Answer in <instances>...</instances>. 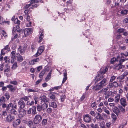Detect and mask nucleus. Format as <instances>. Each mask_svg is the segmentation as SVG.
Masks as SVG:
<instances>
[{"label":"nucleus","instance_id":"obj_1","mask_svg":"<svg viewBox=\"0 0 128 128\" xmlns=\"http://www.w3.org/2000/svg\"><path fill=\"white\" fill-rule=\"evenodd\" d=\"M2 108L8 112H9L10 108L13 107V104L12 103H10L7 104H4L1 106Z\"/></svg>","mask_w":128,"mask_h":128},{"label":"nucleus","instance_id":"obj_2","mask_svg":"<svg viewBox=\"0 0 128 128\" xmlns=\"http://www.w3.org/2000/svg\"><path fill=\"white\" fill-rule=\"evenodd\" d=\"M42 116L39 114L36 115L34 118L33 122L34 124H39L42 120Z\"/></svg>","mask_w":128,"mask_h":128},{"label":"nucleus","instance_id":"obj_3","mask_svg":"<svg viewBox=\"0 0 128 128\" xmlns=\"http://www.w3.org/2000/svg\"><path fill=\"white\" fill-rule=\"evenodd\" d=\"M32 31V29L31 28L25 29L24 31V35H22V37H25L28 36Z\"/></svg>","mask_w":128,"mask_h":128},{"label":"nucleus","instance_id":"obj_4","mask_svg":"<svg viewBox=\"0 0 128 128\" xmlns=\"http://www.w3.org/2000/svg\"><path fill=\"white\" fill-rule=\"evenodd\" d=\"M15 119L14 116L11 115L10 114L6 117V120L8 122H10L13 121Z\"/></svg>","mask_w":128,"mask_h":128},{"label":"nucleus","instance_id":"obj_5","mask_svg":"<svg viewBox=\"0 0 128 128\" xmlns=\"http://www.w3.org/2000/svg\"><path fill=\"white\" fill-rule=\"evenodd\" d=\"M17 106V105L15 104L14 106L13 105V107H12V108L10 110V112L11 114L15 115H17L18 112L16 111Z\"/></svg>","mask_w":128,"mask_h":128},{"label":"nucleus","instance_id":"obj_6","mask_svg":"<svg viewBox=\"0 0 128 128\" xmlns=\"http://www.w3.org/2000/svg\"><path fill=\"white\" fill-rule=\"evenodd\" d=\"M44 49V46H40L38 49V52L36 54V56H38L43 52Z\"/></svg>","mask_w":128,"mask_h":128},{"label":"nucleus","instance_id":"obj_7","mask_svg":"<svg viewBox=\"0 0 128 128\" xmlns=\"http://www.w3.org/2000/svg\"><path fill=\"white\" fill-rule=\"evenodd\" d=\"M92 120L91 116L88 114H86L84 116V120L86 122H89Z\"/></svg>","mask_w":128,"mask_h":128},{"label":"nucleus","instance_id":"obj_8","mask_svg":"<svg viewBox=\"0 0 128 128\" xmlns=\"http://www.w3.org/2000/svg\"><path fill=\"white\" fill-rule=\"evenodd\" d=\"M102 88L100 84L98 83L97 85L93 86L92 88L94 90L98 91L100 90Z\"/></svg>","mask_w":128,"mask_h":128},{"label":"nucleus","instance_id":"obj_9","mask_svg":"<svg viewBox=\"0 0 128 128\" xmlns=\"http://www.w3.org/2000/svg\"><path fill=\"white\" fill-rule=\"evenodd\" d=\"M18 104L20 108H23L25 106V103L24 102V101L20 99L18 102Z\"/></svg>","mask_w":128,"mask_h":128},{"label":"nucleus","instance_id":"obj_10","mask_svg":"<svg viewBox=\"0 0 128 128\" xmlns=\"http://www.w3.org/2000/svg\"><path fill=\"white\" fill-rule=\"evenodd\" d=\"M108 70V68L107 67L102 68L100 69V73L101 75H102L104 74Z\"/></svg>","mask_w":128,"mask_h":128},{"label":"nucleus","instance_id":"obj_11","mask_svg":"<svg viewBox=\"0 0 128 128\" xmlns=\"http://www.w3.org/2000/svg\"><path fill=\"white\" fill-rule=\"evenodd\" d=\"M113 112L117 116H118L120 112V110L116 106H114L112 108Z\"/></svg>","mask_w":128,"mask_h":128},{"label":"nucleus","instance_id":"obj_12","mask_svg":"<svg viewBox=\"0 0 128 128\" xmlns=\"http://www.w3.org/2000/svg\"><path fill=\"white\" fill-rule=\"evenodd\" d=\"M107 80L105 78H104L99 83L101 86H102V87H103L104 86H105L107 84Z\"/></svg>","mask_w":128,"mask_h":128},{"label":"nucleus","instance_id":"obj_13","mask_svg":"<svg viewBox=\"0 0 128 128\" xmlns=\"http://www.w3.org/2000/svg\"><path fill=\"white\" fill-rule=\"evenodd\" d=\"M40 98L42 100V101L46 102H48L49 99L47 98L46 96H42L40 97Z\"/></svg>","mask_w":128,"mask_h":128},{"label":"nucleus","instance_id":"obj_14","mask_svg":"<svg viewBox=\"0 0 128 128\" xmlns=\"http://www.w3.org/2000/svg\"><path fill=\"white\" fill-rule=\"evenodd\" d=\"M26 48V46H24V47H23L20 46L18 48V50L19 52H20V53L24 54Z\"/></svg>","mask_w":128,"mask_h":128},{"label":"nucleus","instance_id":"obj_15","mask_svg":"<svg viewBox=\"0 0 128 128\" xmlns=\"http://www.w3.org/2000/svg\"><path fill=\"white\" fill-rule=\"evenodd\" d=\"M120 104L123 106L124 107L126 105V100L124 98H121L120 99Z\"/></svg>","mask_w":128,"mask_h":128},{"label":"nucleus","instance_id":"obj_16","mask_svg":"<svg viewBox=\"0 0 128 128\" xmlns=\"http://www.w3.org/2000/svg\"><path fill=\"white\" fill-rule=\"evenodd\" d=\"M20 122L21 121L20 119H17L15 121L13 124V126L14 127H16L17 125H18L20 124Z\"/></svg>","mask_w":128,"mask_h":128},{"label":"nucleus","instance_id":"obj_17","mask_svg":"<svg viewBox=\"0 0 128 128\" xmlns=\"http://www.w3.org/2000/svg\"><path fill=\"white\" fill-rule=\"evenodd\" d=\"M95 118L97 120H104L101 114L99 113H97V115L95 117Z\"/></svg>","mask_w":128,"mask_h":128},{"label":"nucleus","instance_id":"obj_18","mask_svg":"<svg viewBox=\"0 0 128 128\" xmlns=\"http://www.w3.org/2000/svg\"><path fill=\"white\" fill-rule=\"evenodd\" d=\"M104 77L102 76H100L99 74H98L96 77L95 80H96L95 83H97L98 82L102 80Z\"/></svg>","mask_w":128,"mask_h":128},{"label":"nucleus","instance_id":"obj_19","mask_svg":"<svg viewBox=\"0 0 128 128\" xmlns=\"http://www.w3.org/2000/svg\"><path fill=\"white\" fill-rule=\"evenodd\" d=\"M6 101V98L4 96L1 97L0 99V106L2 105V104H5Z\"/></svg>","mask_w":128,"mask_h":128},{"label":"nucleus","instance_id":"obj_20","mask_svg":"<svg viewBox=\"0 0 128 128\" xmlns=\"http://www.w3.org/2000/svg\"><path fill=\"white\" fill-rule=\"evenodd\" d=\"M124 66L122 65L120 63L119 64H116V70H119L120 69L124 68Z\"/></svg>","mask_w":128,"mask_h":128},{"label":"nucleus","instance_id":"obj_21","mask_svg":"<svg viewBox=\"0 0 128 128\" xmlns=\"http://www.w3.org/2000/svg\"><path fill=\"white\" fill-rule=\"evenodd\" d=\"M7 87L10 89V90L11 92H14L15 90V88L11 85H8L7 86Z\"/></svg>","mask_w":128,"mask_h":128},{"label":"nucleus","instance_id":"obj_22","mask_svg":"<svg viewBox=\"0 0 128 128\" xmlns=\"http://www.w3.org/2000/svg\"><path fill=\"white\" fill-rule=\"evenodd\" d=\"M18 36V34L16 32H12V40L13 41Z\"/></svg>","mask_w":128,"mask_h":128},{"label":"nucleus","instance_id":"obj_23","mask_svg":"<svg viewBox=\"0 0 128 128\" xmlns=\"http://www.w3.org/2000/svg\"><path fill=\"white\" fill-rule=\"evenodd\" d=\"M41 106L42 107V110L43 111H44L45 110H46V109L48 107V105L46 103H44L42 104L41 105Z\"/></svg>","mask_w":128,"mask_h":128},{"label":"nucleus","instance_id":"obj_24","mask_svg":"<svg viewBox=\"0 0 128 128\" xmlns=\"http://www.w3.org/2000/svg\"><path fill=\"white\" fill-rule=\"evenodd\" d=\"M20 30V28L18 26H17L13 28L12 31L13 32H16L17 31L18 32H19Z\"/></svg>","mask_w":128,"mask_h":128},{"label":"nucleus","instance_id":"obj_25","mask_svg":"<svg viewBox=\"0 0 128 128\" xmlns=\"http://www.w3.org/2000/svg\"><path fill=\"white\" fill-rule=\"evenodd\" d=\"M52 71V70L50 71L49 73L48 74L46 77L45 78V80H46V81L49 80L50 78Z\"/></svg>","mask_w":128,"mask_h":128},{"label":"nucleus","instance_id":"obj_26","mask_svg":"<svg viewBox=\"0 0 128 128\" xmlns=\"http://www.w3.org/2000/svg\"><path fill=\"white\" fill-rule=\"evenodd\" d=\"M50 106L54 108H56L57 105L56 103L55 102H51L49 104Z\"/></svg>","mask_w":128,"mask_h":128},{"label":"nucleus","instance_id":"obj_27","mask_svg":"<svg viewBox=\"0 0 128 128\" xmlns=\"http://www.w3.org/2000/svg\"><path fill=\"white\" fill-rule=\"evenodd\" d=\"M5 68L4 70V72H8L10 70V66L8 64H7L5 66Z\"/></svg>","mask_w":128,"mask_h":128},{"label":"nucleus","instance_id":"obj_28","mask_svg":"<svg viewBox=\"0 0 128 128\" xmlns=\"http://www.w3.org/2000/svg\"><path fill=\"white\" fill-rule=\"evenodd\" d=\"M114 102L116 103H118L119 102V100L120 98V95L119 94H117L115 97Z\"/></svg>","mask_w":128,"mask_h":128},{"label":"nucleus","instance_id":"obj_29","mask_svg":"<svg viewBox=\"0 0 128 128\" xmlns=\"http://www.w3.org/2000/svg\"><path fill=\"white\" fill-rule=\"evenodd\" d=\"M90 126L92 128H100L98 124H92L90 125Z\"/></svg>","mask_w":128,"mask_h":128},{"label":"nucleus","instance_id":"obj_30","mask_svg":"<svg viewBox=\"0 0 128 128\" xmlns=\"http://www.w3.org/2000/svg\"><path fill=\"white\" fill-rule=\"evenodd\" d=\"M100 128H106L105 126V123L104 121H102L100 123Z\"/></svg>","mask_w":128,"mask_h":128},{"label":"nucleus","instance_id":"obj_31","mask_svg":"<svg viewBox=\"0 0 128 128\" xmlns=\"http://www.w3.org/2000/svg\"><path fill=\"white\" fill-rule=\"evenodd\" d=\"M49 96L50 98L52 100H54L55 97V94L52 93H50Z\"/></svg>","mask_w":128,"mask_h":128},{"label":"nucleus","instance_id":"obj_32","mask_svg":"<svg viewBox=\"0 0 128 128\" xmlns=\"http://www.w3.org/2000/svg\"><path fill=\"white\" fill-rule=\"evenodd\" d=\"M32 114H33L35 115L36 114V108L35 106H34L32 108Z\"/></svg>","mask_w":128,"mask_h":128},{"label":"nucleus","instance_id":"obj_33","mask_svg":"<svg viewBox=\"0 0 128 128\" xmlns=\"http://www.w3.org/2000/svg\"><path fill=\"white\" fill-rule=\"evenodd\" d=\"M4 60H5V62L8 64H9L10 62V59L8 58L7 56H5L4 58Z\"/></svg>","mask_w":128,"mask_h":128},{"label":"nucleus","instance_id":"obj_34","mask_svg":"<svg viewBox=\"0 0 128 128\" xmlns=\"http://www.w3.org/2000/svg\"><path fill=\"white\" fill-rule=\"evenodd\" d=\"M5 22V20L3 18L0 16V24H4Z\"/></svg>","mask_w":128,"mask_h":128},{"label":"nucleus","instance_id":"obj_35","mask_svg":"<svg viewBox=\"0 0 128 128\" xmlns=\"http://www.w3.org/2000/svg\"><path fill=\"white\" fill-rule=\"evenodd\" d=\"M118 61V60L117 59H116L115 57H114L111 60L110 62L111 64H113L115 62Z\"/></svg>","mask_w":128,"mask_h":128},{"label":"nucleus","instance_id":"obj_36","mask_svg":"<svg viewBox=\"0 0 128 128\" xmlns=\"http://www.w3.org/2000/svg\"><path fill=\"white\" fill-rule=\"evenodd\" d=\"M43 37L44 36L43 34L41 33L39 36V40L38 41V42L39 43H40L42 41Z\"/></svg>","mask_w":128,"mask_h":128},{"label":"nucleus","instance_id":"obj_37","mask_svg":"<svg viewBox=\"0 0 128 128\" xmlns=\"http://www.w3.org/2000/svg\"><path fill=\"white\" fill-rule=\"evenodd\" d=\"M14 22L15 24H17L18 25L20 24V21L17 18L15 19L14 20Z\"/></svg>","mask_w":128,"mask_h":128},{"label":"nucleus","instance_id":"obj_38","mask_svg":"<svg viewBox=\"0 0 128 128\" xmlns=\"http://www.w3.org/2000/svg\"><path fill=\"white\" fill-rule=\"evenodd\" d=\"M46 72V71L45 70H43L40 72V74L39 77L42 78L44 74Z\"/></svg>","mask_w":128,"mask_h":128},{"label":"nucleus","instance_id":"obj_39","mask_svg":"<svg viewBox=\"0 0 128 128\" xmlns=\"http://www.w3.org/2000/svg\"><path fill=\"white\" fill-rule=\"evenodd\" d=\"M111 117L113 120H115L117 119L116 115L114 113H112L111 114Z\"/></svg>","mask_w":128,"mask_h":128},{"label":"nucleus","instance_id":"obj_40","mask_svg":"<svg viewBox=\"0 0 128 128\" xmlns=\"http://www.w3.org/2000/svg\"><path fill=\"white\" fill-rule=\"evenodd\" d=\"M119 108L120 110L122 112H125V109L124 108H123L121 106H119Z\"/></svg>","mask_w":128,"mask_h":128},{"label":"nucleus","instance_id":"obj_41","mask_svg":"<svg viewBox=\"0 0 128 128\" xmlns=\"http://www.w3.org/2000/svg\"><path fill=\"white\" fill-rule=\"evenodd\" d=\"M47 120L46 119H43L42 121V125L44 126L46 124Z\"/></svg>","mask_w":128,"mask_h":128},{"label":"nucleus","instance_id":"obj_42","mask_svg":"<svg viewBox=\"0 0 128 128\" xmlns=\"http://www.w3.org/2000/svg\"><path fill=\"white\" fill-rule=\"evenodd\" d=\"M36 108L38 111L39 112H40L42 110L41 106L39 105L37 106Z\"/></svg>","mask_w":128,"mask_h":128},{"label":"nucleus","instance_id":"obj_43","mask_svg":"<svg viewBox=\"0 0 128 128\" xmlns=\"http://www.w3.org/2000/svg\"><path fill=\"white\" fill-rule=\"evenodd\" d=\"M18 66L16 63H15L13 64L11 68H12L13 70L16 69L17 67Z\"/></svg>","mask_w":128,"mask_h":128},{"label":"nucleus","instance_id":"obj_44","mask_svg":"<svg viewBox=\"0 0 128 128\" xmlns=\"http://www.w3.org/2000/svg\"><path fill=\"white\" fill-rule=\"evenodd\" d=\"M20 99L23 100H24L25 101H26L28 100L29 98L27 96H25L22 98Z\"/></svg>","mask_w":128,"mask_h":128},{"label":"nucleus","instance_id":"obj_45","mask_svg":"<svg viewBox=\"0 0 128 128\" xmlns=\"http://www.w3.org/2000/svg\"><path fill=\"white\" fill-rule=\"evenodd\" d=\"M34 102L33 101H32L31 102H30L29 101H28L26 102V104L27 105L31 106L32 105L34 104Z\"/></svg>","mask_w":128,"mask_h":128},{"label":"nucleus","instance_id":"obj_46","mask_svg":"<svg viewBox=\"0 0 128 128\" xmlns=\"http://www.w3.org/2000/svg\"><path fill=\"white\" fill-rule=\"evenodd\" d=\"M7 111L6 110L3 111L2 112V116L4 117H6L7 116Z\"/></svg>","mask_w":128,"mask_h":128},{"label":"nucleus","instance_id":"obj_47","mask_svg":"<svg viewBox=\"0 0 128 128\" xmlns=\"http://www.w3.org/2000/svg\"><path fill=\"white\" fill-rule=\"evenodd\" d=\"M120 48L122 50H126V46L125 45L120 46H119Z\"/></svg>","mask_w":128,"mask_h":128},{"label":"nucleus","instance_id":"obj_48","mask_svg":"<svg viewBox=\"0 0 128 128\" xmlns=\"http://www.w3.org/2000/svg\"><path fill=\"white\" fill-rule=\"evenodd\" d=\"M125 30L123 28H120L118 29V32L120 33H122L125 32Z\"/></svg>","mask_w":128,"mask_h":128},{"label":"nucleus","instance_id":"obj_49","mask_svg":"<svg viewBox=\"0 0 128 128\" xmlns=\"http://www.w3.org/2000/svg\"><path fill=\"white\" fill-rule=\"evenodd\" d=\"M33 124V122L32 121H28V125L30 128H31Z\"/></svg>","mask_w":128,"mask_h":128},{"label":"nucleus","instance_id":"obj_50","mask_svg":"<svg viewBox=\"0 0 128 128\" xmlns=\"http://www.w3.org/2000/svg\"><path fill=\"white\" fill-rule=\"evenodd\" d=\"M116 77L114 76H112L111 77L110 80V81L112 82H113L116 78Z\"/></svg>","mask_w":128,"mask_h":128},{"label":"nucleus","instance_id":"obj_51","mask_svg":"<svg viewBox=\"0 0 128 128\" xmlns=\"http://www.w3.org/2000/svg\"><path fill=\"white\" fill-rule=\"evenodd\" d=\"M124 78L122 76H121L118 77L117 79L119 80V81L121 82L122 80Z\"/></svg>","mask_w":128,"mask_h":128},{"label":"nucleus","instance_id":"obj_52","mask_svg":"<svg viewBox=\"0 0 128 128\" xmlns=\"http://www.w3.org/2000/svg\"><path fill=\"white\" fill-rule=\"evenodd\" d=\"M128 11L127 10H124L121 11V14H127Z\"/></svg>","mask_w":128,"mask_h":128},{"label":"nucleus","instance_id":"obj_53","mask_svg":"<svg viewBox=\"0 0 128 128\" xmlns=\"http://www.w3.org/2000/svg\"><path fill=\"white\" fill-rule=\"evenodd\" d=\"M128 74V72H125L122 75L124 78L126 76H127Z\"/></svg>","mask_w":128,"mask_h":128},{"label":"nucleus","instance_id":"obj_54","mask_svg":"<svg viewBox=\"0 0 128 128\" xmlns=\"http://www.w3.org/2000/svg\"><path fill=\"white\" fill-rule=\"evenodd\" d=\"M113 86L116 87L118 86V83L116 82H114L112 83Z\"/></svg>","mask_w":128,"mask_h":128},{"label":"nucleus","instance_id":"obj_55","mask_svg":"<svg viewBox=\"0 0 128 128\" xmlns=\"http://www.w3.org/2000/svg\"><path fill=\"white\" fill-rule=\"evenodd\" d=\"M23 60L22 56H18V61L19 62H22Z\"/></svg>","mask_w":128,"mask_h":128},{"label":"nucleus","instance_id":"obj_56","mask_svg":"<svg viewBox=\"0 0 128 128\" xmlns=\"http://www.w3.org/2000/svg\"><path fill=\"white\" fill-rule=\"evenodd\" d=\"M46 112L48 114H50L51 113L52 109L50 108H48L46 110Z\"/></svg>","mask_w":128,"mask_h":128},{"label":"nucleus","instance_id":"obj_57","mask_svg":"<svg viewBox=\"0 0 128 128\" xmlns=\"http://www.w3.org/2000/svg\"><path fill=\"white\" fill-rule=\"evenodd\" d=\"M32 22H26V25L27 27H30L31 26Z\"/></svg>","mask_w":128,"mask_h":128},{"label":"nucleus","instance_id":"obj_58","mask_svg":"<svg viewBox=\"0 0 128 128\" xmlns=\"http://www.w3.org/2000/svg\"><path fill=\"white\" fill-rule=\"evenodd\" d=\"M66 97L65 95H63L61 96H60L61 99V101L63 102L64 101V100L65 99Z\"/></svg>","mask_w":128,"mask_h":128},{"label":"nucleus","instance_id":"obj_59","mask_svg":"<svg viewBox=\"0 0 128 128\" xmlns=\"http://www.w3.org/2000/svg\"><path fill=\"white\" fill-rule=\"evenodd\" d=\"M5 96L7 100H8L10 98V94L8 93H6L5 94Z\"/></svg>","mask_w":128,"mask_h":128},{"label":"nucleus","instance_id":"obj_60","mask_svg":"<svg viewBox=\"0 0 128 128\" xmlns=\"http://www.w3.org/2000/svg\"><path fill=\"white\" fill-rule=\"evenodd\" d=\"M90 114L92 116H95V112L93 111L92 110L90 111Z\"/></svg>","mask_w":128,"mask_h":128},{"label":"nucleus","instance_id":"obj_61","mask_svg":"<svg viewBox=\"0 0 128 128\" xmlns=\"http://www.w3.org/2000/svg\"><path fill=\"white\" fill-rule=\"evenodd\" d=\"M9 49L8 48V45H7L3 49H2V51H3V50L5 51L6 50H8Z\"/></svg>","mask_w":128,"mask_h":128},{"label":"nucleus","instance_id":"obj_62","mask_svg":"<svg viewBox=\"0 0 128 128\" xmlns=\"http://www.w3.org/2000/svg\"><path fill=\"white\" fill-rule=\"evenodd\" d=\"M4 63H3L0 66V71H2L4 70Z\"/></svg>","mask_w":128,"mask_h":128},{"label":"nucleus","instance_id":"obj_63","mask_svg":"<svg viewBox=\"0 0 128 128\" xmlns=\"http://www.w3.org/2000/svg\"><path fill=\"white\" fill-rule=\"evenodd\" d=\"M2 34L4 36L7 37V34L6 33V32L4 30L2 31Z\"/></svg>","mask_w":128,"mask_h":128},{"label":"nucleus","instance_id":"obj_64","mask_svg":"<svg viewBox=\"0 0 128 128\" xmlns=\"http://www.w3.org/2000/svg\"><path fill=\"white\" fill-rule=\"evenodd\" d=\"M111 125V123L110 122H108L106 123V126L107 127L109 128Z\"/></svg>","mask_w":128,"mask_h":128}]
</instances>
